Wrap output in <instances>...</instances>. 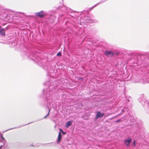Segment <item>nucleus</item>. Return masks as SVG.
<instances>
[{
    "mask_svg": "<svg viewBox=\"0 0 149 149\" xmlns=\"http://www.w3.org/2000/svg\"><path fill=\"white\" fill-rule=\"evenodd\" d=\"M62 138L61 134L60 132H59L58 134V140L57 141V143H59L60 141L61 138Z\"/></svg>",
    "mask_w": 149,
    "mask_h": 149,
    "instance_id": "423d86ee",
    "label": "nucleus"
},
{
    "mask_svg": "<svg viewBox=\"0 0 149 149\" xmlns=\"http://www.w3.org/2000/svg\"><path fill=\"white\" fill-rule=\"evenodd\" d=\"M105 54L107 56H108L109 55H110L111 56H112L115 54L114 52L108 51H105Z\"/></svg>",
    "mask_w": 149,
    "mask_h": 149,
    "instance_id": "7ed1b4c3",
    "label": "nucleus"
},
{
    "mask_svg": "<svg viewBox=\"0 0 149 149\" xmlns=\"http://www.w3.org/2000/svg\"><path fill=\"white\" fill-rule=\"evenodd\" d=\"M62 133L63 134H66V133L65 132H63Z\"/></svg>",
    "mask_w": 149,
    "mask_h": 149,
    "instance_id": "9b49d317",
    "label": "nucleus"
},
{
    "mask_svg": "<svg viewBox=\"0 0 149 149\" xmlns=\"http://www.w3.org/2000/svg\"><path fill=\"white\" fill-rule=\"evenodd\" d=\"M118 54V53H117V54H116L117 55Z\"/></svg>",
    "mask_w": 149,
    "mask_h": 149,
    "instance_id": "f3484780",
    "label": "nucleus"
},
{
    "mask_svg": "<svg viewBox=\"0 0 149 149\" xmlns=\"http://www.w3.org/2000/svg\"><path fill=\"white\" fill-rule=\"evenodd\" d=\"M104 115V114L103 113H101L100 111L98 112L95 116V119H97L99 118L102 117Z\"/></svg>",
    "mask_w": 149,
    "mask_h": 149,
    "instance_id": "f257e3e1",
    "label": "nucleus"
},
{
    "mask_svg": "<svg viewBox=\"0 0 149 149\" xmlns=\"http://www.w3.org/2000/svg\"><path fill=\"white\" fill-rule=\"evenodd\" d=\"M2 138L3 139H4V138L2 136Z\"/></svg>",
    "mask_w": 149,
    "mask_h": 149,
    "instance_id": "dca6fc26",
    "label": "nucleus"
},
{
    "mask_svg": "<svg viewBox=\"0 0 149 149\" xmlns=\"http://www.w3.org/2000/svg\"><path fill=\"white\" fill-rule=\"evenodd\" d=\"M59 130H60V132H61V133H62V132H63V131L61 129H60H60H59Z\"/></svg>",
    "mask_w": 149,
    "mask_h": 149,
    "instance_id": "f8f14e48",
    "label": "nucleus"
},
{
    "mask_svg": "<svg viewBox=\"0 0 149 149\" xmlns=\"http://www.w3.org/2000/svg\"><path fill=\"white\" fill-rule=\"evenodd\" d=\"M133 145L134 147H135L136 146L135 141V140H134L133 141Z\"/></svg>",
    "mask_w": 149,
    "mask_h": 149,
    "instance_id": "1a4fd4ad",
    "label": "nucleus"
},
{
    "mask_svg": "<svg viewBox=\"0 0 149 149\" xmlns=\"http://www.w3.org/2000/svg\"><path fill=\"white\" fill-rule=\"evenodd\" d=\"M120 121V120H117V121H116V122H119Z\"/></svg>",
    "mask_w": 149,
    "mask_h": 149,
    "instance_id": "ddd939ff",
    "label": "nucleus"
},
{
    "mask_svg": "<svg viewBox=\"0 0 149 149\" xmlns=\"http://www.w3.org/2000/svg\"><path fill=\"white\" fill-rule=\"evenodd\" d=\"M72 121H69L66 122V127L68 128L69 126H71L72 125Z\"/></svg>",
    "mask_w": 149,
    "mask_h": 149,
    "instance_id": "0eeeda50",
    "label": "nucleus"
},
{
    "mask_svg": "<svg viewBox=\"0 0 149 149\" xmlns=\"http://www.w3.org/2000/svg\"><path fill=\"white\" fill-rule=\"evenodd\" d=\"M57 56H61V53L59 52L57 54Z\"/></svg>",
    "mask_w": 149,
    "mask_h": 149,
    "instance_id": "6e6552de",
    "label": "nucleus"
},
{
    "mask_svg": "<svg viewBox=\"0 0 149 149\" xmlns=\"http://www.w3.org/2000/svg\"><path fill=\"white\" fill-rule=\"evenodd\" d=\"M5 29L2 28L1 26H0V35L2 36H5Z\"/></svg>",
    "mask_w": 149,
    "mask_h": 149,
    "instance_id": "f03ea898",
    "label": "nucleus"
},
{
    "mask_svg": "<svg viewBox=\"0 0 149 149\" xmlns=\"http://www.w3.org/2000/svg\"><path fill=\"white\" fill-rule=\"evenodd\" d=\"M49 112H50V110H49V112L47 114L45 117V118H46V117H47L49 114Z\"/></svg>",
    "mask_w": 149,
    "mask_h": 149,
    "instance_id": "9d476101",
    "label": "nucleus"
},
{
    "mask_svg": "<svg viewBox=\"0 0 149 149\" xmlns=\"http://www.w3.org/2000/svg\"><path fill=\"white\" fill-rule=\"evenodd\" d=\"M5 25V24H2L3 26H4Z\"/></svg>",
    "mask_w": 149,
    "mask_h": 149,
    "instance_id": "2eb2a0df",
    "label": "nucleus"
},
{
    "mask_svg": "<svg viewBox=\"0 0 149 149\" xmlns=\"http://www.w3.org/2000/svg\"><path fill=\"white\" fill-rule=\"evenodd\" d=\"M132 139H130L128 140H126L125 141V144L127 146H129L130 145V143L132 142Z\"/></svg>",
    "mask_w": 149,
    "mask_h": 149,
    "instance_id": "20e7f679",
    "label": "nucleus"
},
{
    "mask_svg": "<svg viewBox=\"0 0 149 149\" xmlns=\"http://www.w3.org/2000/svg\"><path fill=\"white\" fill-rule=\"evenodd\" d=\"M36 15L37 16L40 17H43L44 16V14L43 11L36 13Z\"/></svg>",
    "mask_w": 149,
    "mask_h": 149,
    "instance_id": "39448f33",
    "label": "nucleus"
},
{
    "mask_svg": "<svg viewBox=\"0 0 149 149\" xmlns=\"http://www.w3.org/2000/svg\"><path fill=\"white\" fill-rule=\"evenodd\" d=\"M2 147V146H0V149H1V148Z\"/></svg>",
    "mask_w": 149,
    "mask_h": 149,
    "instance_id": "4468645a",
    "label": "nucleus"
}]
</instances>
